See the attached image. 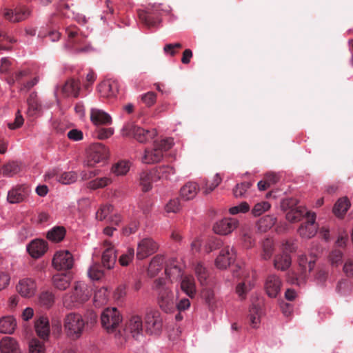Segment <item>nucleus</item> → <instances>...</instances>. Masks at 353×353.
<instances>
[{
	"mask_svg": "<svg viewBox=\"0 0 353 353\" xmlns=\"http://www.w3.org/2000/svg\"><path fill=\"white\" fill-rule=\"evenodd\" d=\"M97 315L91 310L83 316L79 313L70 312L63 319V327L65 334L72 340L79 339L84 332L92 327L97 322Z\"/></svg>",
	"mask_w": 353,
	"mask_h": 353,
	"instance_id": "nucleus-1",
	"label": "nucleus"
},
{
	"mask_svg": "<svg viewBox=\"0 0 353 353\" xmlns=\"http://www.w3.org/2000/svg\"><path fill=\"white\" fill-rule=\"evenodd\" d=\"M152 289L157 292V303L165 313H171L176 309L174 295L169 288L166 279L158 278L154 281Z\"/></svg>",
	"mask_w": 353,
	"mask_h": 353,
	"instance_id": "nucleus-2",
	"label": "nucleus"
},
{
	"mask_svg": "<svg viewBox=\"0 0 353 353\" xmlns=\"http://www.w3.org/2000/svg\"><path fill=\"white\" fill-rule=\"evenodd\" d=\"M91 296V290L88 285L81 282H77L73 290L63 296V305L65 307L72 309L87 301Z\"/></svg>",
	"mask_w": 353,
	"mask_h": 353,
	"instance_id": "nucleus-3",
	"label": "nucleus"
},
{
	"mask_svg": "<svg viewBox=\"0 0 353 353\" xmlns=\"http://www.w3.org/2000/svg\"><path fill=\"white\" fill-rule=\"evenodd\" d=\"M173 145L172 139H165L160 141H154L152 149H146L143 157L145 163H154L161 161L163 152L170 150Z\"/></svg>",
	"mask_w": 353,
	"mask_h": 353,
	"instance_id": "nucleus-4",
	"label": "nucleus"
},
{
	"mask_svg": "<svg viewBox=\"0 0 353 353\" xmlns=\"http://www.w3.org/2000/svg\"><path fill=\"white\" fill-rule=\"evenodd\" d=\"M123 135L132 137L140 143H145L154 138L157 132L155 129L145 130L132 123H126L122 129Z\"/></svg>",
	"mask_w": 353,
	"mask_h": 353,
	"instance_id": "nucleus-5",
	"label": "nucleus"
},
{
	"mask_svg": "<svg viewBox=\"0 0 353 353\" xmlns=\"http://www.w3.org/2000/svg\"><path fill=\"white\" fill-rule=\"evenodd\" d=\"M122 321L120 312L116 307L105 309L101 315L103 327L108 332H114Z\"/></svg>",
	"mask_w": 353,
	"mask_h": 353,
	"instance_id": "nucleus-6",
	"label": "nucleus"
},
{
	"mask_svg": "<svg viewBox=\"0 0 353 353\" xmlns=\"http://www.w3.org/2000/svg\"><path fill=\"white\" fill-rule=\"evenodd\" d=\"M145 331L150 335H159L163 327V319L158 310L148 311L144 318Z\"/></svg>",
	"mask_w": 353,
	"mask_h": 353,
	"instance_id": "nucleus-7",
	"label": "nucleus"
},
{
	"mask_svg": "<svg viewBox=\"0 0 353 353\" xmlns=\"http://www.w3.org/2000/svg\"><path fill=\"white\" fill-rule=\"evenodd\" d=\"M108 156V150L102 143L91 145L87 151L86 164L92 167L97 163L105 161Z\"/></svg>",
	"mask_w": 353,
	"mask_h": 353,
	"instance_id": "nucleus-8",
	"label": "nucleus"
},
{
	"mask_svg": "<svg viewBox=\"0 0 353 353\" xmlns=\"http://www.w3.org/2000/svg\"><path fill=\"white\" fill-rule=\"evenodd\" d=\"M143 330L141 317L139 315H132L126 321L123 331L125 337L131 336L139 340L140 337L143 336Z\"/></svg>",
	"mask_w": 353,
	"mask_h": 353,
	"instance_id": "nucleus-9",
	"label": "nucleus"
},
{
	"mask_svg": "<svg viewBox=\"0 0 353 353\" xmlns=\"http://www.w3.org/2000/svg\"><path fill=\"white\" fill-rule=\"evenodd\" d=\"M137 14L139 21L148 28L155 27L161 21V12L158 6L138 10Z\"/></svg>",
	"mask_w": 353,
	"mask_h": 353,
	"instance_id": "nucleus-10",
	"label": "nucleus"
},
{
	"mask_svg": "<svg viewBox=\"0 0 353 353\" xmlns=\"http://www.w3.org/2000/svg\"><path fill=\"white\" fill-rule=\"evenodd\" d=\"M296 205V201L293 199L285 200L282 203V208L283 210H289L286 213V219L290 222H298L301 220L303 216L307 217V213H311L306 211L305 208L301 207L293 208Z\"/></svg>",
	"mask_w": 353,
	"mask_h": 353,
	"instance_id": "nucleus-11",
	"label": "nucleus"
},
{
	"mask_svg": "<svg viewBox=\"0 0 353 353\" xmlns=\"http://www.w3.org/2000/svg\"><path fill=\"white\" fill-rule=\"evenodd\" d=\"M73 263V256L68 251L57 252L52 259V265L58 270H70Z\"/></svg>",
	"mask_w": 353,
	"mask_h": 353,
	"instance_id": "nucleus-12",
	"label": "nucleus"
},
{
	"mask_svg": "<svg viewBox=\"0 0 353 353\" xmlns=\"http://www.w3.org/2000/svg\"><path fill=\"white\" fill-rule=\"evenodd\" d=\"M158 244L150 238H145L141 240L137 246V257L142 260L152 255L157 251Z\"/></svg>",
	"mask_w": 353,
	"mask_h": 353,
	"instance_id": "nucleus-13",
	"label": "nucleus"
},
{
	"mask_svg": "<svg viewBox=\"0 0 353 353\" xmlns=\"http://www.w3.org/2000/svg\"><path fill=\"white\" fill-rule=\"evenodd\" d=\"M315 219V213H307V221L302 223L298 230L301 236L310 239L316 234L317 225Z\"/></svg>",
	"mask_w": 353,
	"mask_h": 353,
	"instance_id": "nucleus-14",
	"label": "nucleus"
},
{
	"mask_svg": "<svg viewBox=\"0 0 353 353\" xmlns=\"http://www.w3.org/2000/svg\"><path fill=\"white\" fill-rule=\"evenodd\" d=\"M30 188L26 185H17L13 187L8 193L7 199L10 203L23 202L28 196Z\"/></svg>",
	"mask_w": 353,
	"mask_h": 353,
	"instance_id": "nucleus-15",
	"label": "nucleus"
},
{
	"mask_svg": "<svg viewBox=\"0 0 353 353\" xmlns=\"http://www.w3.org/2000/svg\"><path fill=\"white\" fill-rule=\"evenodd\" d=\"M236 253L233 248L229 245L223 248L215 261L216 266L219 269H225L235 260Z\"/></svg>",
	"mask_w": 353,
	"mask_h": 353,
	"instance_id": "nucleus-16",
	"label": "nucleus"
},
{
	"mask_svg": "<svg viewBox=\"0 0 353 353\" xmlns=\"http://www.w3.org/2000/svg\"><path fill=\"white\" fill-rule=\"evenodd\" d=\"M104 251L102 254V264L103 267L110 270L112 268L116 263L117 255L114 245L109 241L103 242Z\"/></svg>",
	"mask_w": 353,
	"mask_h": 353,
	"instance_id": "nucleus-17",
	"label": "nucleus"
},
{
	"mask_svg": "<svg viewBox=\"0 0 353 353\" xmlns=\"http://www.w3.org/2000/svg\"><path fill=\"white\" fill-rule=\"evenodd\" d=\"M238 224L239 221L236 219L225 218L216 222L213 226V230L218 234L226 235L236 228Z\"/></svg>",
	"mask_w": 353,
	"mask_h": 353,
	"instance_id": "nucleus-18",
	"label": "nucleus"
},
{
	"mask_svg": "<svg viewBox=\"0 0 353 353\" xmlns=\"http://www.w3.org/2000/svg\"><path fill=\"white\" fill-rule=\"evenodd\" d=\"M17 290L21 296L30 298L34 295L37 290V285L32 279H23L19 281L17 285Z\"/></svg>",
	"mask_w": 353,
	"mask_h": 353,
	"instance_id": "nucleus-19",
	"label": "nucleus"
},
{
	"mask_svg": "<svg viewBox=\"0 0 353 353\" xmlns=\"http://www.w3.org/2000/svg\"><path fill=\"white\" fill-rule=\"evenodd\" d=\"M81 90L79 80L70 78L61 86V92L64 97L77 98Z\"/></svg>",
	"mask_w": 353,
	"mask_h": 353,
	"instance_id": "nucleus-20",
	"label": "nucleus"
},
{
	"mask_svg": "<svg viewBox=\"0 0 353 353\" xmlns=\"http://www.w3.org/2000/svg\"><path fill=\"white\" fill-rule=\"evenodd\" d=\"M319 253V249H316V252H312L309 256L302 255L299 257V263L304 276H306L307 272L310 273L314 269Z\"/></svg>",
	"mask_w": 353,
	"mask_h": 353,
	"instance_id": "nucleus-21",
	"label": "nucleus"
},
{
	"mask_svg": "<svg viewBox=\"0 0 353 353\" xmlns=\"http://www.w3.org/2000/svg\"><path fill=\"white\" fill-rule=\"evenodd\" d=\"M27 250L32 257L39 258L46 252L47 243L44 240H33L28 245Z\"/></svg>",
	"mask_w": 353,
	"mask_h": 353,
	"instance_id": "nucleus-22",
	"label": "nucleus"
},
{
	"mask_svg": "<svg viewBox=\"0 0 353 353\" xmlns=\"http://www.w3.org/2000/svg\"><path fill=\"white\" fill-rule=\"evenodd\" d=\"M30 14V10L26 6H22L16 8L14 11L6 10L4 12V17L12 22H19L28 18Z\"/></svg>",
	"mask_w": 353,
	"mask_h": 353,
	"instance_id": "nucleus-23",
	"label": "nucleus"
},
{
	"mask_svg": "<svg viewBox=\"0 0 353 353\" xmlns=\"http://www.w3.org/2000/svg\"><path fill=\"white\" fill-rule=\"evenodd\" d=\"M99 92L104 97H114L119 92V83L115 80H107L99 86Z\"/></svg>",
	"mask_w": 353,
	"mask_h": 353,
	"instance_id": "nucleus-24",
	"label": "nucleus"
},
{
	"mask_svg": "<svg viewBox=\"0 0 353 353\" xmlns=\"http://www.w3.org/2000/svg\"><path fill=\"white\" fill-rule=\"evenodd\" d=\"M281 281L280 279L274 275H270L266 280L265 290L270 297H276L280 291Z\"/></svg>",
	"mask_w": 353,
	"mask_h": 353,
	"instance_id": "nucleus-25",
	"label": "nucleus"
},
{
	"mask_svg": "<svg viewBox=\"0 0 353 353\" xmlns=\"http://www.w3.org/2000/svg\"><path fill=\"white\" fill-rule=\"evenodd\" d=\"M72 276L70 272L59 273L53 276V286L59 290H65L70 285Z\"/></svg>",
	"mask_w": 353,
	"mask_h": 353,
	"instance_id": "nucleus-26",
	"label": "nucleus"
},
{
	"mask_svg": "<svg viewBox=\"0 0 353 353\" xmlns=\"http://www.w3.org/2000/svg\"><path fill=\"white\" fill-rule=\"evenodd\" d=\"M1 353H21L17 341L9 336L3 337L0 341Z\"/></svg>",
	"mask_w": 353,
	"mask_h": 353,
	"instance_id": "nucleus-27",
	"label": "nucleus"
},
{
	"mask_svg": "<svg viewBox=\"0 0 353 353\" xmlns=\"http://www.w3.org/2000/svg\"><path fill=\"white\" fill-rule=\"evenodd\" d=\"M90 119L95 125H108L112 122L111 117L108 113L94 108L91 110Z\"/></svg>",
	"mask_w": 353,
	"mask_h": 353,
	"instance_id": "nucleus-28",
	"label": "nucleus"
},
{
	"mask_svg": "<svg viewBox=\"0 0 353 353\" xmlns=\"http://www.w3.org/2000/svg\"><path fill=\"white\" fill-rule=\"evenodd\" d=\"M199 190L196 183L188 182L181 188L180 196L185 201L191 200L196 196Z\"/></svg>",
	"mask_w": 353,
	"mask_h": 353,
	"instance_id": "nucleus-29",
	"label": "nucleus"
},
{
	"mask_svg": "<svg viewBox=\"0 0 353 353\" xmlns=\"http://www.w3.org/2000/svg\"><path fill=\"white\" fill-rule=\"evenodd\" d=\"M140 185L143 192H148L152 189V183L158 181L153 170L150 171H143L140 174Z\"/></svg>",
	"mask_w": 353,
	"mask_h": 353,
	"instance_id": "nucleus-30",
	"label": "nucleus"
},
{
	"mask_svg": "<svg viewBox=\"0 0 353 353\" xmlns=\"http://www.w3.org/2000/svg\"><path fill=\"white\" fill-rule=\"evenodd\" d=\"M35 330L38 336L43 339L48 337L50 333L49 321L46 317L41 316L35 321Z\"/></svg>",
	"mask_w": 353,
	"mask_h": 353,
	"instance_id": "nucleus-31",
	"label": "nucleus"
},
{
	"mask_svg": "<svg viewBox=\"0 0 353 353\" xmlns=\"http://www.w3.org/2000/svg\"><path fill=\"white\" fill-rule=\"evenodd\" d=\"M181 289L189 297L192 298L196 294L194 279L192 276H184L181 279Z\"/></svg>",
	"mask_w": 353,
	"mask_h": 353,
	"instance_id": "nucleus-32",
	"label": "nucleus"
},
{
	"mask_svg": "<svg viewBox=\"0 0 353 353\" xmlns=\"http://www.w3.org/2000/svg\"><path fill=\"white\" fill-rule=\"evenodd\" d=\"M164 263V258L162 255L154 256L148 269V274L150 277L155 276L162 269Z\"/></svg>",
	"mask_w": 353,
	"mask_h": 353,
	"instance_id": "nucleus-33",
	"label": "nucleus"
},
{
	"mask_svg": "<svg viewBox=\"0 0 353 353\" xmlns=\"http://www.w3.org/2000/svg\"><path fill=\"white\" fill-rule=\"evenodd\" d=\"M165 273L172 282L179 279H182L183 277L181 268L174 260L165 266Z\"/></svg>",
	"mask_w": 353,
	"mask_h": 353,
	"instance_id": "nucleus-34",
	"label": "nucleus"
},
{
	"mask_svg": "<svg viewBox=\"0 0 353 353\" xmlns=\"http://www.w3.org/2000/svg\"><path fill=\"white\" fill-rule=\"evenodd\" d=\"M261 307L253 304L249 310L248 319L252 328H257L261 323Z\"/></svg>",
	"mask_w": 353,
	"mask_h": 353,
	"instance_id": "nucleus-35",
	"label": "nucleus"
},
{
	"mask_svg": "<svg viewBox=\"0 0 353 353\" xmlns=\"http://www.w3.org/2000/svg\"><path fill=\"white\" fill-rule=\"evenodd\" d=\"M28 103V114L33 117L37 114L41 110V105L39 101L37 93L32 92L27 100Z\"/></svg>",
	"mask_w": 353,
	"mask_h": 353,
	"instance_id": "nucleus-36",
	"label": "nucleus"
},
{
	"mask_svg": "<svg viewBox=\"0 0 353 353\" xmlns=\"http://www.w3.org/2000/svg\"><path fill=\"white\" fill-rule=\"evenodd\" d=\"M291 263L290 256L285 253L276 255L274 259V268L281 271L286 270L290 266Z\"/></svg>",
	"mask_w": 353,
	"mask_h": 353,
	"instance_id": "nucleus-37",
	"label": "nucleus"
},
{
	"mask_svg": "<svg viewBox=\"0 0 353 353\" xmlns=\"http://www.w3.org/2000/svg\"><path fill=\"white\" fill-rule=\"evenodd\" d=\"M241 241L242 246L246 249H250L254 246L255 239L253 236L252 230L248 227L242 228L241 232Z\"/></svg>",
	"mask_w": 353,
	"mask_h": 353,
	"instance_id": "nucleus-38",
	"label": "nucleus"
},
{
	"mask_svg": "<svg viewBox=\"0 0 353 353\" xmlns=\"http://www.w3.org/2000/svg\"><path fill=\"white\" fill-rule=\"evenodd\" d=\"M16 325V321L12 316H3L0 319V332L1 333H12Z\"/></svg>",
	"mask_w": 353,
	"mask_h": 353,
	"instance_id": "nucleus-39",
	"label": "nucleus"
},
{
	"mask_svg": "<svg viewBox=\"0 0 353 353\" xmlns=\"http://www.w3.org/2000/svg\"><path fill=\"white\" fill-rule=\"evenodd\" d=\"M261 259L265 261L269 260L272 257L274 251V244L273 240L269 238L263 240L261 243Z\"/></svg>",
	"mask_w": 353,
	"mask_h": 353,
	"instance_id": "nucleus-40",
	"label": "nucleus"
},
{
	"mask_svg": "<svg viewBox=\"0 0 353 353\" xmlns=\"http://www.w3.org/2000/svg\"><path fill=\"white\" fill-rule=\"evenodd\" d=\"M350 206V203L347 198L339 199L334 206L333 212L339 217L343 216L346 213Z\"/></svg>",
	"mask_w": 353,
	"mask_h": 353,
	"instance_id": "nucleus-41",
	"label": "nucleus"
},
{
	"mask_svg": "<svg viewBox=\"0 0 353 353\" xmlns=\"http://www.w3.org/2000/svg\"><path fill=\"white\" fill-rule=\"evenodd\" d=\"M221 182V178L219 174H216L212 181L208 180L203 181V185L202 187L203 192L204 194H208L212 192Z\"/></svg>",
	"mask_w": 353,
	"mask_h": 353,
	"instance_id": "nucleus-42",
	"label": "nucleus"
},
{
	"mask_svg": "<svg viewBox=\"0 0 353 353\" xmlns=\"http://www.w3.org/2000/svg\"><path fill=\"white\" fill-rule=\"evenodd\" d=\"M65 234V230L64 228L55 227L48 232L47 237L52 241L59 242L64 238Z\"/></svg>",
	"mask_w": 353,
	"mask_h": 353,
	"instance_id": "nucleus-43",
	"label": "nucleus"
},
{
	"mask_svg": "<svg viewBox=\"0 0 353 353\" xmlns=\"http://www.w3.org/2000/svg\"><path fill=\"white\" fill-rule=\"evenodd\" d=\"M153 173L155 174L158 180L168 179L170 174L174 173V169L170 166H161L153 170Z\"/></svg>",
	"mask_w": 353,
	"mask_h": 353,
	"instance_id": "nucleus-44",
	"label": "nucleus"
},
{
	"mask_svg": "<svg viewBox=\"0 0 353 353\" xmlns=\"http://www.w3.org/2000/svg\"><path fill=\"white\" fill-rule=\"evenodd\" d=\"M352 291V284L346 279L340 280L336 285V292L341 296H347Z\"/></svg>",
	"mask_w": 353,
	"mask_h": 353,
	"instance_id": "nucleus-45",
	"label": "nucleus"
},
{
	"mask_svg": "<svg viewBox=\"0 0 353 353\" xmlns=\"http://www.w3.org/2000/svg\"><path fill=\"white\" fill-rule=\"evenodd\" d=\"M252 286L253 285L250 281L245 280L238 283L236 288V292L241 299H244Z\"/></svg>",
	"mask_w": 353,
	"mask_h": 353,
	"instance_id": "nucleus-46",
	"label": "nucleus"
},
{
	"mask_svg": "<svg viewBox=\"0 0 353 353\" xmlns=\"http://www.w3.org/2000/svg\"><path fill=\"white\" fill-rule=\"evenodd\" d=\"M39 304L46 308L51 307L54 302V296L52 292L45 291L41 293L39 298Z\"/></svg>",
	"mask_w": 353,
	"mask_h": 353,
	"instance_id": "nucleus-47",
	"label": "nucleus"
},
{
	"mask_svg": "<svg viewBox=\"0 0 353 353\" xmlns=\"http://www.w3.org/2000/svg\"><path fill=\"white\" fill-rule=\"evenodd\" d=\"M111 182L112 180L108 177L97 178L90 181L88 184V187L92 190L103 188L111 183Z\"/></svg>",
	"mask_w": 353,
	"mask_h": 353,
	"instance_id": "nucleus-48",
	"label": "nucleus"
},
{
	"mask_svg": "<svg viewBox=\"0 0 353 353\" xmlns=\"http://www.w3.org/2000/svg\"><path fill=\"white\" fill-rule=\"evenodd\" d=\"M19 170V165L15 162H11L3 165L1 170V172L3 175L10 177L17 174Z\"/></svg>",
	"mask_w": 353,
	"mask_h": 353,
	"instance_id": "nucleus-49",
	"label": "nucleus"
},
{
	"mask_svg": "<svg viewBox=\"0 0 353 353\" xmlns=\"http://www.w3.org/2000/svg\"><path fill=\"white\" fill-rule=\"evenodd\" d=\"M77 179V174L74 172H66L57 176V180L63 184H70Z\"/></svg>",
	"mask_w": 353,
	"mask_h": 353,
	"instance_id": "nucleus-50",
	"label": "nucleus"
},
{
	"mask_svg": "<svg viewBox=\"0 0 353 353\" xmlns=\"http://www.w3.org/2000/svg\"><path fill=\"white\" fill-rule=\"evenodd\" d=\"M130 169L129 163L127 161H120L116 163L112 168V172L117 176L125 174Z\"/></svg>",
	"mask_w": 353,
	"mask_h": 353,
	"instance_id": "nucleus-51",
	"label": "nucleus"
},
{
	"mask_svg": "<svg viewBox=\"0 0 353 353\" xmlns=\"http://www.w3.org/2000/svg\"><path fill=\"white\" fill-rule=\"evenodd\" d=\"M108 292L106 288H102L94 293V300L98 305L105 304L108 301Z\"/></svg>",
	"mask_w": 353,
	"mask_h": 353,
	"instance_id": "nucleus-52",
	"label": "nucleus"
},
{
	"mask_svg": "<svg viewBox=\"0 0 353 353\" xmlns=\"http://www.w3.org/2000/svg\"><path fill=\"white\" fill-rule=\"evenodd\" d=\"M250 182H243L237 184L233 189V194L236 198L242 197L244 196L246 191L251 187Z\"/></svg>",
	"mask_w": 353,
	"mask_h": 353,
	"instance_id": "nucleus-53",
	"label": "nucleus"
},
{
	"mask_svg": "<svg viewBox=\"0 0 353 353\" xmlns=\"http://www.w3.org/2000/svg\"><path fill=\"white\" fill-rule=\"evenodd\" d=\"M270 208V204L267 201H262L261 203H256L252 210V213L254 216H259L261 215L263 212L268 210Z\"/></svg>",
	"mask_w": 353,
	"mask_h": 353,
	"instance_id": "nucleus-54",
	"label": "nucleus"
},
{
	"mask_svg": "<svg viewBox=\"0 0 353 353\" xmlns=\"http://www.w3.org/2000/svg\"><path fill=\"white\" fill-rule=\"evenodd\" d=\"M112 210L113 207L111 205H101L96 213V218L99 221H103L108 217Z\"/></svg>",
	"mask_w": 353,
	"mask_h": 353,
	"instance_id": "nucleus-55",
	"label": "nucleus"
},
{
	"mask_svg": "<svg viewBox=\"0 0 353 353\" xmlns=\"http://www.w3.org/2000/svg\"><path fill=\"white\" fill-rule=\"evenodd\" d=\"M30 353H45V347L42 342L32 339L29 344Z\"/></svg>",
	"mask_w": 353,
	"mask_h": 353,
	"instance_id": "nucleus-56",
	"label": "nucleus"
},
{
	"mask_svg": "<svg viewBox=\"0 0 353 353\" xmlns=\"http://www.w3.org/2000/svg\"><path fill=\"white\" fill-rule=\"evenodd\" d=\"M103 275V272L99 264H94L89 268L88 276L93 280H99Z\"/></svg>",
	"mask_w": 353,
	"mask_h": 353,
	"instance_id": "nucleus-57",
	"label": "nucleus"
},
{
	"mask_svg": "<svg viewBox=\"0 0 353 353\" xmlns=\"http://www.w3.org/2000/svg\"><path fill=\"white\" fill-rule=\"evenodd\" d=\"M276 223V218L272 216H266L259 221V227L265 231L271 228Z\"/></svg>",
	"mask_w": 353,
	"mask_h": 353,
	"instance_id": "nucleus-58",
	"label": "nucleus"
},
{
	"mask_svg": "<svg viewBox=\"0 0 353 353\" xmlns=\"http://www.w3.org/2000/svg\"><path fill=\"white\" fill-rule=\"evenodd\" d=\"M134 255V250L129 248L126 253L123 254L119 259V262L122 266H127L132 260Z\"/></svg>",
	"mask_w": 353,
	"mask_h": 353,
	"instance_id": "nucleus-59",
	"label": "nucleus"
},
{
	"mask_svg": "<svg viewBox=\"0 0 353 353\" xmlns=\"http://www.w3.org/2000/svg\"><path fill=\"white\" fill-rule=\"evenodd\" d=\"M141 101L148 107L153 105L157 101V94L154 92H148L141 95Z\"/></svg>",
	"mask_w": 353,
	"mask_h": 353,
	"instance_id": "nucleus-60",
	"label": "nucleus"
},
{
	"mask_svg": "<svg viewBox=\"0 0 353 353\" xmlns=\"http://www.w3.org/2000/svg\"><path fill=\"white\" fill-rule=\"evenodd\" d=\"M342 252L339 250H334L330 254V261L332 265L338 266L342 261Z\"/></svg>",
	"mask_w": 353,
	"mask_h": 353,
	"instance_id": "nucleus-61",
	"label": "nucleus"
},
{
	"mask_svg": "<svg viewBox=\"0 0 353 353\" xmlns=\"http://www.w3.org/2000/svg\"><path fill=\"white\" fill-rule=\"evenodd\" d=\"M15 39L8 36L6 32L0 31V50H8L9 48L6 47V43H14Z\"/></svg>",
	"mask_w": 353,
	"mask_h": 353,
	"instance_id": "nucleus-62",
	"label": "nucleus"
},
{
	"mask_svg": "<svg viewBox=\"0 0 353 353\" xmlns=\"http://www.w3.org/2000/svg\"><path fill=\"white\" fill-rule=\"evenodd\" d=\"M250 206L247 202H242L240 205L232 207L230 209V213L232 214H236L239 212L245 213L248 212Z\"/></svg>",
	"mask_w": 353,
	"mask_h": 353,
	"instance_id": "nucleus-63",
	"label": "nucleus"
},
{
	"mask_svg": "<svg viewBox=\"0 0 353 353\" xmlns=\"http://www.w3.org/2000/svg\"><path fill=\"white\" fill-rule=\"evenodd\" d=\"M180 209V203L177 199L170 200L165 205L167 212H177Z\"/></svg>",
	"mask_w": 353,
	"mask_h": 353,
	"instance_id": "nucleus-64",
	"label": "nucleus"
}]
</instances>
